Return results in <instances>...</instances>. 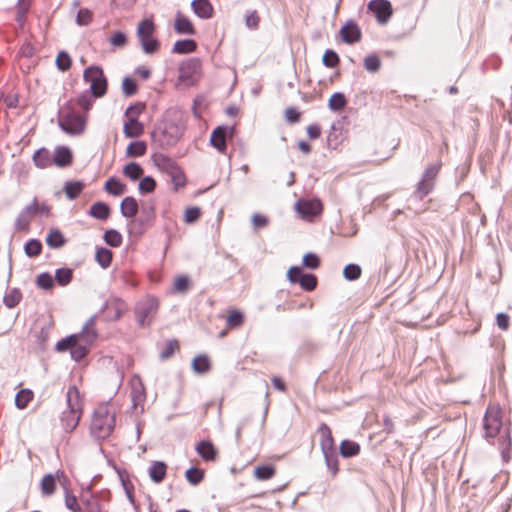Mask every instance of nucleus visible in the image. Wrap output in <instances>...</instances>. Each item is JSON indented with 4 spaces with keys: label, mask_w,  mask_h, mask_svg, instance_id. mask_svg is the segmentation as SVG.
<instances>
[{
    "label": "nucleus",
    "mask_w": 512,
    "mask_h": 512,
    "mask_svg": "<svg viewBox=\"0 0 512 512\" xmlns=\"http://www.w3.org/2000/svg\"><path fill=\"white\" fill-rule=\"evenodd\" d=\"M95 317H90L78 334H72L56 344V350L64 352L70 350L71 357L76 360H82L88 353L90 346L97 338V332L94 328Z\"/></svg>",
    "instance_id": "obj_1"
},
{
    "label": "nucleus",
    "mask_w": 512,
    "mask_h": 512,
    "mask_svg": "<svg viewBox=\"0 0 512 512\" xmlns=\"http://www.w3.org/2000/svg\"><path fill=\"white\" fill-rule=\"evenodd\" d=\"M115 428V412L108 404H101L94 410L90 434L93 438L103 440L108 438Z\"/></svg>",
    "instance_id": "obj_2"
},
{
    "label": "nucleus",
    "mask_w": 512,
    "mask_h": 512,
    "mask_svg": "<svg viewBox=\"0 0 512 512\" xmlns=\"http://www.w3.org/2000/svg\"><path fill=\"white\" fill-rule=\"evenodd\" d=\"M67 410L63 411L61 424L66 432H72L79 424L82 416V401L80 393L75 386H71L67 391Z\"/></svg>",
    "instance_id": "obj_3"
},
{
    "label": "nucleus",
    "mask_w": 512,
    "mask_h": 512,
    "mask_svg": "<svg viewBox=\"0 0 512 512\" xmlns=\"http://www.w3.org/2000/svg\"><path fill=\"white\" fill-rule=\"evenodd\" d=\"M58 124L65 133L78 136L85 131L86 119L67 105L60 113Z\"/></svg>",
    "instance_id": "obj_4"
},
{
    "label": "nucleus",
    "mask_w": 512,
    "mask_h": 512,
    "mask_svg": "<svg viewBox=\"0 0 512 512\" xmlns=\"http://www.w3.org/2000/svg\"><path fill=\"white\" fill-rule=\"evenodd\" d=\"M184 126L173 120H165L153 133L155 141L161 146H173L182 137Z\"/></svg>",
    "instance_id": "obj_5"
},
{
    "label": "nucleus",
    "mask_w": 512,
    "mask_h": 512,
    "mask_svg": "<svg viewBox=\"0 0 512 512\" xmlns=\"http://www.w3.org/2000/svg\"><path fill=\"white\" fill-rule=\"evenodd\" d=\"M156 26L151 18L142 20L137 27V37L142 50L146 54H155L160 47V42L154 37Z\"/></svg>",
    "instance_id": "obj_6"
},
{
    "label": "nucleus",
    "mask_w": 512,
    "mask_h": 512,
    "mask_svg": "<svg viewBox=\"0 0 512 512\" xmlns=\"http://www.w3.org/2000/svg\"><path fill=\"white\" fill-rule=\"evenodd\" d=\"M84 81L90 84V90L94 97H102L107 91V79L99 66H89L83 73Z\"/></svg>",
    "instance_id": "obj_7"
},
{
    "label": "nucleus",
    "mask_w": 512,
    "mask_h": 512,
    "mask_svg": "<svg viewBox=\"0 0 512 512\" xmlns=\"http://www.w3.org/2000/svg\"><path fill=\"white\" fill-rule=\"evenodd\" d=\"M158 306L157 299L153 297H147L136 304L135 315L141 327L150 325L157 313Z\"/></svg>",
    "instance_id": "obj_8"
},
{
    "label": "nucleus",
    "mask_w": 512,
    "mask_h": 512,
    "mask_svg": "<svg viewBox=\"0 0 512 512\" xmlns=\"http://www.w3.org/2000/svg\"><path fill=\"white\" fill-rule=\"evenodd\" d=\"M502 427V412L498 406L489 405L483 418V428L487 439L494 438Z\"/></svg>",
    "instance_id": "obj_9"
},
{
    "label": "nucleus",
    "mask_w": 512,
    "mask_h": 512,
    "mask_svg": "<svg viewBox=\"0 0 512 512\" xmlns=\"http://www.w3.org/2000/svg\"><path fill=\"white\" fill-rule=\"evenodd\" d=\"M289 282L300 284L305 291H312L317 286V278L313 274H304L300 267L292 266L287 272Z\"/></svg>",
    "instance_id": "obj_10"
},
{
    "label": "nucleus",
    "mask_w": 512,
    "mask_h": 512,
    "mask_svg": "<svg viewBox=\"0 0 512 512\" xmlns=\"http://www.w3.org/2000/svg\"><path fill=\"white\" fill-rule=\"evenodd\" d=\"M132 406L136 411L143 412L146 402L145 386L138 375H134L130 381Z\"/></svg>",
    "instance_id": "obj_11"
},
{
    "label": "nucleus",
    "mask_w": 512,
    "mask_h": 512,
    "mask_svg": "<svg viewBox=\"0 0 512 512\" xmlns=\"http://www.w3.org/2000/svg\"><path fill=\"white\" fill-rule=\"evenodd\" d=\"M201 62L198 58H191L181 63L179 78L182 81L193 82L199 75Z\"/></svg>",
    "instance_id": "obj_12"
},
{
    "label": "nucleus",
    "mask_w": 512,
    "mask_h": 512,
    "mask_svg": "<svg viewBox=\"0 0 512 512\" xmlns=\"http://www.w3.org/2000/svg\"><path fill=\"white\" fill-rule=\"evenodd\" d=\"M368 9L375 14L379 23H386L392 15V6L388 0H371Z\"/></svg>",
    "instance_id": "obj_13"
},
{
    "label": "nucleus",
    "mask_w": 512,
    "mask_h": 512,
    "mask_svg": "<svg viewBox=\"0 0 512 512\" xmlns=\"http://www.w3.org/2000/svg\"><path fill=\"white\" fill-rule=\"evenodd\" d=\"M296 210L305 218L314 217L322 212V204L319 200H299L296 203Z\"/></svg>",
    "instance_id": "obj_14"
},
{
    "label": "nucleus",
    "mask_w": 512,
    "mask_h": 512,
    "mask_svg": "<svg viewBox=\"0 0 512 512\" xmlns=\"http://www.w3.org/2000/svg\"><path fill=\"white\" fill-rule=\"evenodd\" d=\"M340 35L345 43L354 44L361 40L362 33L359 26L350 20L340 29Z\"/></svg>",
    "instance_id": "obj_15"
},
{
    "label": "nucleus",
    "mask_w": 512,
    "mask_h": 512,
    "mask_svg": "<svg viewBox=\"0 0 512 512\" xmlns=\"http://www.w3.org/2000/svg\"><path fill=\"white\" fill-rule=\"evenodd\" d=\"M191 8L201 19H210L214 14V8L209 0H193Z\"/></svg>",
    "instance_id": "obj_16"
},
{
    "label": "nucleus",
    "mask_w": 512,
    "mask_h": 512,
    "mask_svg": "<svg viewBox=\"0 0 512 512\" xmlns=\"http://www.w3.org/2000/svg\"><path fill=\"white\" fill-rule=\"evenodd\" d=\"M228 127L218 126L212 131L210 137V143L213 147H215L219 152L224 153L226 151V133Z\"/></svg>",
    "instance_id": "obj_17"
},
{
    "label": "nucleus",
    "mask_w": 512,
    "mask_h": 512,
    "mask_svg": "<svg viewBox=\"0 0 512 512\" xmlns=\"http://www.w3.org/2000/svg\"><path fill=\"white\" fill-rule=\"evenodd\" d=\"M73 159L72 152L68 147L58 146L55 148L52 157V164L58 167H66L71 164Z\"/></svg>",
    "instance_id": "obj_18"
},
{
    "label": "nucleus",
    "mask_w": 512,
    "mask_h": 512,
    "mask_svg": "<svg viewBox=\"0 0 512 512\" xmlns=\"http://www.w3.org/2000/svg\"><path fill=\"white\" fill-rule=\"evenodd\" d=\"M318 432L321 435L320 447L323 453H327L335 450L334 439L330 428L327 424L322 423L318 428Z\"/></svg>",
    "instance_id": "obj_19"
},
{
    "label": "nucleus",
    "mask_w": 512,
    "mask_h": 512,
    "mask_svg": "<svg viewBox=\"0 0 512 512\" xmlns=\"http://www.w3.org/2000/svg\"><path fill=\"white\" fill-rule=\"evenodd\" d=\"M199 456L205 461H214L218 455L213 443L208 440H202L196 446Z\"/></svg>",
    "instance_id": "obj_20"
},
{
    "label": "nucleus",
    "mask_w": 512,
    "mask_h": 512,
    "mask_svg": "<svg viewBox=\"0 0 512 512\" xmlns=\"http://www.w3.org/2000/svg\"><path fill=\"white\" fill-rule=\"evenodd\" d=\"M128 120L124 123L123 132L127 138H137L144 132L143 124L140 123L135 117H127Z\"/></svg>",
    "instance_id": "obj_21"
},
{
    "label": "nucleus",
    "mask_w": 512,
    "mask_h": 512,
    "mask_svg": "<svg viewBox=\"0 0 512 512\" xmlns=\"http://www.w3.org/2000/svg\"><path fill=\"white\" fill-rule=\"evenodd\" d=\"M153 160L157 168L168 175L172 174L179 167L172 158L164 154L154 155Z\"/></svg>",
    "instance_id": "obj_22"
},
{
    "label": "nucleus",
    "mask_w": 512,
    "mask_h": 512,
    "mask_svg": "<svg viewBox=\"0 0 512 512\" xmlns=\"http://www.w3.org/2000/svg\"><path fill=\"white\" fill-rule=\"evenodd\" d=\"M138 203L132 196L125 197L120 204V211L123 217L133 218L138 212Z\"/></svg>",
    "instance_id": "obj_23"
},
{
    "label": "nucleus",
    "mask_w": 512,
    "mask_h": 512,
    "mask_svg": "<svg viewBox=\"0 0 512 512\" xmlns=\"http://www.w3.org/2000/svg\"><path fill=\"white\" fill-rule=\"evenodd\" d=\"M174 28L178 34H187V35L195 34V28H194L192 22L187 17L181 15L180 13H178L175 18Z\"/></svg>",
    "instance_id": "obj_24"
},
{
    "label": "nucleus",
    "mask_w": 512,
    "mask_h": 512,
    "mask_svg": "<svg viewBox=\"0 0 512 512\" xmlns=\"http://www.w3.org/2000/svg\"><path fill=\"white\" fill-rule=\"evenodd\" d=\"M33 162L37 168L45 169L52 165V157L48 149L40 148L33 154Z\"/></svg>",
    "instance_id": "obj_25"
},
{
    "label": "nucleus",
    "mask_w": 512,
    "mask_h": 512,
    "mask_svg": "<svg viewBox=\"0 0 512 512\" xmlns=\"http://www.w3.org/2000/svg\"><path fill=\"white\" fill-rule=\"evenodd\" d=\"M167 465L162 461L154 462L149 468V477L154 483H160L166 476Z\"/></svg>",
    "instance_id": "obj_26"
},
{
    "label": "nucleus",
    "mask_w": 512,
    "mask_h": 512,
    "mask_svg": "<svg viewBox=\"0 0 512 512\" xmlns=\"http://www.w3.org/2000/svg\"><path fill=\"white\" fill-rule=\"evenodd\" d=\"M110 208L104 202H96L94 203L89 210V215L98 219V220H106L109 217Z\"/></svg>",
    "instance_id": "obj_27"
},
{
    "label": "nucleus",
    "mask_w": 512,
    "mask_h": 512,
    "mask_svg": "<svg viewBox=\"0 0 512 512\" xmlns=\"http://www.w3.org/2000/svg\"><path fill=\"white\" fill-rule=\"evenodd\" d=\"M197 49V44L192 39L178 40L174 43L173 52L178 54L192 53Z\"/></svg>",
    "instance_id": "obj_28"
},
{
    "label": "nucleus",
    "mask_w": 512,
    "mask_h": 512,
    "mask_svg": "<svg viewBox=\"0 0 512 512\" xmlns=\"http://www.w3.org/2000/svg\"><path fill=\"white\" fill-rule=\"evenodd\" d=\"M46 243L50 248L57 249L66 243V239L60 230L53 229L48 233Z\"/></svg>",
    "instance_id": "obj_29"
},
{
    "label": "nucleus",
    "mask_w": 512,
    "mask_h": 512,
    "mask_svg": "<svg viewBox=\"0 0 512 512\" xmlns=\"http://www.w3.org/2000/svg\"><path fill=\"white\" fill-rule=\"evenodd\" d=\"M105 190L114 196H120L126 192V185L118 179L111 177L105 183Z\"/></svg>",
    "instance_id": "obj_30"
},
{
    "label": "nucleus",
    "mask_w": 512,
    "mask_h": 512,
    "mask_svg": "<svg viewBox=\"0 0 512 512\" xmlns=\"http://www.w3.org/2000/svg\"><path fill=\"white\" fill-rule=\"evenodd\" d=\"M112 252L104 247H99L96 250L95 259L99 266L103 269L108 268L112 262Z\"/></svg>",
    "instance_id": "obj_31"
},
{
    "label": "nucleus",
    "mask_w": 512,
    "mask_h": 512,
    "mask_svg": "<svg viewBox=\"0 0 512 512\" xmlns=\"http://www.w3.org/2000/svg\"><path fill=\"white\" fill-rule=\"evenodd\" d=\"M210 368V361L205 355L196 356L192 361V369L197 374H204L208 372Z\"/></svg>",
    "instance_id": "obj_32"
},
{
    "label": "nucleus",
    "mask_w": 512,
    "mask_h": 512,
    "mask_svg": "<svg viewBox=\"0 0 512 512\" xmlns=\"http://www.w3.org/2000/svg\"><path fill=\"white\" fill-rule=\"evenodd\" d=\"M360 452V446L358 443L349 441V440H343L340 444V453L343 457H353L358 455Z\"/></svg>",
    "instance_id": "obj_33"
},
{
    "label": "nucleus",
    "mask_w": 512,
    "mask_h": 512,
    "mask_svg": "<svg viewBox=\"0 0 512 512\" xmlns=\"http://www.w3.org/2000/svg\"><path fill=\"white\" fill-rule=\"evenodd\" d=\"M84 184L80 181L66 182L64 185V191L69 200L76 199L82 192Z\"/></svg>",
    "instance_id": "obj_34"
},
{
    "label": "nucleus",
    "mask_w": 512,
    "mask_h": 512,
    "mask_svg": "<svg viewBox=\"0 0 512 512\" xmlns=\"http://www.w3.org/2000/svg\"><path fill=\"white\" fill-rule=\"evenodd\" d=\"M30 8V0H18L16 5L15 20L22 27L26 20L27 12Z\"/></svg>",
    "instance_id": "obj_35"
},
{
    "label": "nucleus",
    "mask_w": 512,
    "mask_h": 512,
    "mask_svg": "<svg viewBox=\"0 0 512 512\" xmlns=\"http://www.w3.org/2000/svg\"><path fill=\"white\" fill-rule=\"evenodd\" d=\"M347 104V99L345 95L341 92H336L332 94L328 101V107L332 111H340L342 110Z\"/></svg>",
    "instance_id": "obj_36"
},
{
    "label": "nucleus",
    "mask_w": 512,
    "mask_h": 512,
    "mask_svg": "<svg viewBox=\"0 0 512 512\" xmlns=\"http://www.w3.org/2000/svg\"><path fill=\"white\" fill-rule=\"evenodd\" d=\"M32 399L33 392L29 389H22L15 396V405L19 409H24Z\"/></svg>",
    "instance_id": "obj_37"
},
{
    "label": "nucleus",
    "mask_w": 512,
    "mask_h": 512,
    "mask_svg": "<svg viewBox=\"0 0 512 512\" xmlns=\"http://www.w3.org/2000/svg\"><path fill=\"white\" fill-rule=\"evenodd\" d=\"M73 278V271L70 268H59L55 271V281L60 286H67Z\"/></svg>",
    "instance_id": "obj_38"
},
{
    "label": "nucleus",
    "mask_w": 512,
    "mask_h": 512,
    "mask_svg": "<svg viewBox=\"0 0 512 512\" xmlns=\"http://www.w3.org/2000/svg\"><path fill=\"white\" fill-rule=\"evenodd\" d=\"M123 174L131 180L135 181L142 176L143 169L138 163L131 162L124 167Z\"/></svg>",
    "instance_id": "obj_39"
},
{
    "label": "nucleus",
    "mask_w": 512,
    "mask_h": 512,
    "mask_svg": "<svg viewBox=\"0 0 512 512\" xmlns=\"http://www.w3.org/2000/svg\"><path fill=\"white\" fill-rule=\"evenodd\" d=\"M275 475V468L272 465L258 466L254 470V476L258 480H268Z\"/></svg>",
    "instance_id": "obj_40"
},
{
    "label": "nucleus",
    "mask_w": 512,
    "mask_h": 512,
    "mask_svg": "<svg viewBox=\"0 0 512 512\" xmlns=\"http://www.w3.org/2000/svg\"><path fill=\"white\" fill-rule=\"evenodd\" d=\"M104 241L111 247H119L122 244V235L115 229H109L104 233Z\"/></svg>",
    "instance_id": "obj_41"
},
{
    "label": "nucleus",
    "mask_w": 512,
    "mask_h": 512,
    "mask_svg": "<svg viewBox=\"0 0 512 512\" xmlns=\"http://www.w3.org/2000/svg\"><path fill=\"white\" fill-rule=\"evenodd\" d=\"M155 219V210L153 205H143L139 222L142 225H151Z\"/></svg>",
    "instance_id": "obj_42"
},
{
    "label": "nucleus",
    "mask_w": 512,
    "mask_h": 512,
    "mask_svg": "<svg viewBox=\"0 0 512 512\" xmlns=\"http://www.w3.org/2000/svg\"><path fill=\"white\" fill-rule=\"evenodd\" d=\"M21 299H22V293L20 292V290L17 289V288H13L8 293H6V295L4 296L3 301H4V304L8 308H13V307H15L16 305L19 304Z\"/></svg>",
    "instance_id": "obj_43"
},
{
    "label": "nucleus",
    "mask_w": 512,
    "mask_h": 512,
    "mask_svg": "<svg viewBox=\"0 0 512 512\" xmlns=\"http://www.w3.org/2000/svg\"><path fill=\"white\" fill-rule=\"evenodd\" d=\"M434 188V182L421 178L415 191L416 197L423 199L427 196Z\"/></svg>",
    "instance_id": "obj_44"
},
{
    "label": "nucleus",
    "mask_w": 512,
    "mask_h": 512,
    "mask_svg": "<svg viewBox=\"0 0 512 512\" xmlns=\"http://www.w3.org/2000/svg\"><path fill=\"white\" fill-rule=\"evenodd\" d=\"M146 152V144L143 141L132 142L126 149V154L130 157H140Z\"/></svg>",
    "instance_id": "obj_45"
},
{
    "label": "nucleus",
    "mask_w": 512,
    "mask_h": 512,
    "mask_svg": "<svg viewBox=\"0 0 512 512\" xmlns=\"http://www.w3.org/2000/svg\"><path fill=\"white\" fill-rule=\"evenodd\" d=\"M185 477L190 484L195 486L203 480L204 471L199 468L191 467L186 471Z\"/></svg>",
    "instance_id": "obj_46"
},
{
    "label": "nucleus",
    "mask_w": 512,
    "mask_h": 512,
    "mask_svg": "<svg viewBox=\"0 0 512 512\" xmlns=\"http://www.w3.org/2000/svg\"><path fill=\"white\" fill-rule=\"evenodd\" d=\"M362 273L361 267L357 264H348L343 270V276L348 281H354L360 278Z\"/></svg>",
    "instance_id": "obj_47"
},
{
    "label": "nucleus",
    "mask_w": 512,
    "mask_h": 512,
    "mask_svg": "<svg viewBox=\"0 0 512 512\" xmlns=\"http://www.w3.org/2000/svg\"><path fill=\"white\" fill-rule=\"evenodd\" d=\"M244 315L240 311H233L226 318L227 327L229 329L239 328L243 325Z\"/></svg>",
    "instance_id": "obj_48"
},
{
    "label": "nucleus",
    "mask_w": 512,
    "mask_h": 512,
    "mask_svg": "<svg viewBox=\"0 0 512 512\" xmlns=\"http://www.w3.org/2000/svg\"><path fill=\"white\" fill-rule=\"evenodd\" d=\"M81 502L84 507L83 512H107L106 510L102 509L98 499L94 496H91L87 499H82Z\"/></svg>",
    "instance_id": "obj_49"
},
{
    "label": "nucleus",
    "mask_w": 512,
    "mask_h": 512,
    "mask_svg": "<svg viewBox=\"0 0 512 512\" xmlns=\"http://www.w3.org/2000/svg\"><path fill=\"white\" fill-rule=\"evenodd\" d=\"M364 67L368 72L375 73L381 67V60L376 54H371L365 57Z\"/></svg>",
    "instance_id": "obj_50"
},
{
    "label": "nucleus",
    "mask_w": 512,
    "mask_h": 512,
    "mask_svg": "<svg viewBox=\"0 0 512 512\" xmlns=\"http://www.w3.org/2000/svg\"><path fill=\"white\" fill-rule=\"evenodd\" d=\"M42 493L46 496H50L55 491V478L52 474H47L41 481Z\"/></svg>",
    "instance_id": "obj_51"
},
{
    "label": "nucleus",
    "mask_w": 512,
    "mask_h": 512,
    "mask_svg": "<svg viewBox=\"0 0 512 512\" xmlns=\"http://www.w3.org/2000/svg\"><path fill=\"white\" fill-rule=\"evenodd\" d=\"M323 455L327 468L332 472L333 475H336L338 472V455L336 450L323 453Z\"/></svg>",
    "instance_id": "obj_52"
},
{
    "label": "nucleus",
    "mask_w": 512,
    "mask_h": 512,
    "mask_svg": "<svg viewBox=\"0 0 512 512\" xmlns=\"http://www.w3.org/2000/svg\"><path fill=\"white\" fill-rule=\"evenodd\" d=\"M42 244L39 240L31 239L29 240L24 247V251L29 257H36L41 253Z\"/></svg>",
    "instance_id": "obj_53"
},
{
    "label": "nucleus",
    "mask_w": 512,
    "mask_h": 512,
    "mask_svg": "<svg viewBox=\"0 0 512 512\" xmlns=\"http://www.w3.org/2000/svg\"><path fill=\"white\" fill-rule=\"evenodd\" d=\"M65 506L71 512H83L76 496L71 494L68 489H65Z\"/></svg>",
    "instance_id": "obj_54"
},
{
    "label": "nucleus",
    "mask_w": 512,
    "mask_h": 512,
    "mask_svg": "<svg viewBox=\"0 0 512 512\" xmlns=\"http://www.w3.org/2000/svg\"><path fill=\"white\" fill-rule=\"evenodd\" d=\"M190 287V280L187 276L181 275L175 278L173 289L178 293H185Z\"/></svg>",
    "instance_id": "obj_55"
},
{
    "label": "nucleus",
    "mask_w": 512,
    "mask_h": 512,
    "mask_svg": "<svg viewBox=\"0 0 512 512\" xmlns=\"http://www.w3.org/2000/svg\"><path fill=\"white\" fill-rule=\"evenodd\" d=\"M169 176L176 190L185 186L186 177L180 167H177L176 170Z\"/></svg>",
    "instance_id": "obj_56"
},
{
    "label": "nucleus",
    "mask_w": 512,
    "mask_h": 512,
    "mask_svg": "<svg viewBox=\"0 0 512 512\" xmlns=\"http://www.w3.org/2000/svg\"><path fill=\"white\" fill-rule=\"evenodd\" d=\"M339 56L338 54L333 50H326L322 62L323 64L328 68H334L339 64Z\"/></svg>",
    "instance_id": "obj_57"
},
{
    "label": "nucleus",
    "mask_w": 512,
    "mask_h": 512,
    "mask_svg": "<svg viewBox=\"0 0 512 512\" xmlns=\"http://www.w3.org/2000/svg\"><path fill=\"white\" fill-rule=\"evenodd\" d=\"M122 92L127 97L135 95L137 93L136 82L130 77H125L122 80Z\"/></svg>",
    "instance_id": "obj_58"
},
{
    "label": "nucleus",
    "mask_w": 512,
    "mask_h": 512,
    "mask_svg": "<svg viewBox=\"0 0 512 512\" xmlns=\"http://www.w3.org/2000/svg\"><path fill=\"white\" fill-rule=\"evenodd\" d=\"M56 66L59 70L65 72L71 67V58L65 51L59 52L56 58Z\"/></svg>",
    "instance_id": "obj_59"
},
{
    "label": "nucleus",
    "mask_w": 512,
    "mask_h": 512,
    "mask_svg": "<svg viewBox=\"0 0 512 512\" xmlns=\"http://www.w3.org/2000/svg\"><path fill=\"white\" fill-rule=\"evenodd\" d=\"M155 188L156 181L150 176L143 177L138 185V189L141 193H151Z\"/></svg>",
    "instance_id": "obj_60"
},
{
    "label": "nucleus",
    "mask_w": 512,
    "mask_h": 512,
    "mask_svg": "<svg viewBox=\"0 0 512 512\" xmlns=\"http://www.w3.org/2000/svg\"><path fill=\"white\" fill-rule=\"evenodd\" d=\"M36 284L45 290L51 289L54 286L53 277L49 273H41L38 275Z\"/></svg>",
    "instance_id": "obj_61"
},
{
    "label": "nucleus",
    "mask_w": 512,
    "mask_h": 512,
    "mask_svg": "<svg viewBox=\"0 0 512 512\" xmlns=\"http://www.w3.org/2000/svg\"><path fill=\"white\" fill-rule=\"evenodd\" d=\"M176 349H178V342L176 340H169L165 344L164 349L160 352V358L163 360L170 358Z\"/></svg>",
    "instance_id": "obj_62"
},
{
    "label": "nucleus",
    "mask_w": 512,
    "mask_h": 512,
    "mask_svg": "<svg viewBox=\"0 0 512 512\" xmlns=\"http://www.w3.org/2000/svg\"><path fill=\"white\" fill-rule=\"evenodd\" d=\"M93 14L88 9H80L78 11L76 22L80 26L88 25L92 21Z\"/></svg>",
    "instance_id": "obj_63"
},
{
    "label": "nucleus",
    "mask_w": 512,
    "mask_h": 512,
    "mask_svg": "<svg viewBox=\"0 0 512 512\" xmlns=\"http://www.w3.org/2000/svg\"><path fill=\"white\" fill-rule=\"evenodd\" d=\"M303 265L310 269H316L320 265V260L316 254L307 253L303 257Z\"/></svg>",
    "instance_id": "obj_64"
}]
</instances>
